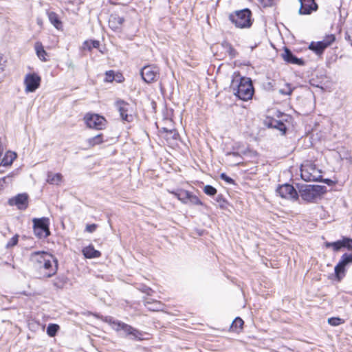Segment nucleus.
Instances as JSON below:
<instances>
[{"mask_svg": "<svg viewBox=\"0 0 352 352\" xmlns=\"http://www.w3.org/2000/svg\"><path fill=\"white\" fill-rule=\"evenodd\" d=\"M230 88L234 94L240 100L247 101L250 100L254 94V87L252 80L248 77H234L231 82Z\"/></svg>", "mask_w": 352, "mask_h": 352, "instance_id": "1", "label": "nucleus"}, {"mask_svg": "<svg viewBox=\"0 0 352 352\" xmlns=\"http://www.w3.org/2000/svg\"><path fill=\"white\" fill-rule=\"evenodd\" d=\"M327 192V188L320 185H305L299 188L301 198L307 202H314L315 200Z\"/></svg>", "mask_w": 352, "mask_h": 352, "instance_id": "2", "label": "nucleus"}, {"mask_svg": "<svg viewBox=\"0 0 352 352\" xmlns=\"http://www.w3.org/2000/svg\"><path fill=\"white\" fill-rule=\"evenodd\" d=\"M252 12L250 9L245 8L237 10L229 15V19L238 28H247L252 25Z\"/></svg>", "mask_w": 352, "mask_h": 352, "instance_id": "3", "label": "nucleus"}, {"mask_svg": "<svg viewBox=\"0 0 352 352\" xmlns=\"http://www.w3.org/2000/svg\"><path fill=\"white\" fill-rule=\"evenodd\" d=\"M32 222L34 234L36 237L45 239L50 235L49 218H34Z\"/></svg>", "mask_w": 352, "mask_h": 352, "instance_id": "4", "label": "nucleus"}, {"mask_svg": "<svg viewBox=\"0 0 352 352\" xmlns=\"http://www.w3.org/2000/svg\"><path fill=\"white\" fill-rule=\"evenodd\" d=\"M352 265V253L343 254L334 267L336 280L340 281L346 274V267Z\"/></svg>", "mask_w": 352, "mask_h": 352, "instance_id": "5", "label": "nucleus"}, {"mask_svg": "<svg viewBox=\"0 0 352 352\" xmlns=\"http://www.w3.org/2000/svg\"><path fill=\"white\" fill-rule=\"evenodd\" d=\"M300 175L306 182H320L322 179L320 170L313 164L302 166L300 168Z\"/></svg>", "mask_w": 352, "mask_h": 352, "instance_id": "6", "label": "nucleus"}, {"mask_svg": "<svg viewBox=\"0 0 352 352\" xmlns=\"http://www.w3.org/2000/svg\"><path fill=\"white\" fill-rule=\"evenodd\" d=\"M115 107L118 111L122 120L127 122L133 120V108L131 104L120 99L115 102Z\"/></svg>", "mask_w": 352, "mask_h": 352, "instance_id": "7", "label": "nucleus"}, {"mask_svg": "<svg viewBox=\"0 0 352 352\" xmlns=\"http://www.w3.org/2000/svg\"><path fill=\"white\" fill-rule=\"evenodd\" d=\"M160 68L155 65H147L140 70V76L146 83L155 82L160 78Z\"/></svg>", "mask_w": 352, "mask_h": 352, "instance_id": "8", "label": "nucleus"}, {"mask_svg": "<svg viewBox=\"0 0 352 352\" xmlns=\"http://www.w3.org/2000/svg\"><path fill=\"white\" fill-rule=\"evenodd\" d=\"M335 40L336 36L334 34H328L322 41L318 42L312 41L309 45V49L317 55H321L323 54L325 49L329 47Z\"/></svg>", "mask_w": 352, "mask_h": 352, "instance_id": "9", "label": "nucleus"}, {"mask_svg": "<svg viewBox=\"0 0 352 352\" xmlns=\"http://www.w3.org/2000/svg\"><path fill=\"white\" fill-rule=\"evenodd\" d=\"M85 121L89 128L96 130H102L106 126V120L103 116L96 113H87L85 116Z\"/></svg>", "mask_w": 352, "mask_h": 352, "instance_id": "10", "label": "nucleus"}, {"mask_svg": "<svg viewBox=\"0 0 352 352\" xmlns=\"http://www.w3.org/2000/svg\"><path fill=\"white\" fill-rule=\"evenodd\" d=\"M118 324L119 325L118 327V331H122L125 337L134 340H142L144 339V333L140 330L123 322L118 323Z\"/></svg>", "mask_w": 352, "mask_h": 352, "instance_id": "11", "label": "nucleus"}, {"mask_svg": "<svg viewBox=\"0 0 352 352\" xmlns=\"http://www.w3.org/2000/svg\"><path fill=\"white\" fill-rule=\"evenodd\" d=\"M276 192L280 197L295 201L298 199V193L295 188L289 184H284L280 185L277 189Z\"/></svg>", "mask_w": 352, "mask_h": 352, "instance_id": "12", "label": "nucleus"}, {"mask_svg": "<svg viewBox=\"0 0 352 352\" xmlns=\"http://www.w3.org/2000/svg\"><path fill=\"white\" fill-rule=\"evenodd\" d=\"M47 258L43 259V263L41 264L40 268H43L48 272L45 274V277L50 278L55 275L58 271V263L57 258L52 254L46 256Z\"/></svg>", "mask_w": 352, "mask_h": 352, "instance_id": "13", "label": "nucleus"}, {"mask_svg": "<svg viewBox=\"0 0 352 352\" xmlns=\"http://www.w3.org/2000/svg\"><path fill=\"white\" fill-rule=\"evenodd\" d=\"M29 196L27 193H19L8 199L10 206H16L20 210H25L28 208Z\"/></svg>", "mask_w": 352, "mask_h": 352, "instance_id": "14", "label": "nucleus"}, {"mask_svg": "<svg viewBox=\"0 0 352 352\" xmlns=\"http://www.w3.org/2000/svg\"><path fill=\"white\" fill-rule=\"evenodd\" d=\"M324 246L327 248H332L333 251L338 252L342 249L352 250V239L343 236L342 239L333 242H325Z\"/></svg>", "mask_w": 352, "mask_h": 352, "instance_id": "15", "label": "nucleus"}, {"mask_svg": "<svg viewBox=\"0 0 352 352\" xmlns=\"http://www.w3.org/2000/svg\"><path fill=\"white\" fill-rule=\"evenodd\" d=\"M300 7L298 13L300 15H309L318 10V6L315 0H298Z\"/></svg>", "mask_w": 352, "mask_h": 352, "instance_id": "16", "label": "nucleus"}, {"mask_svg": "<svg viewBox=\"0 0 352 352\" xmlns=\"http://www.w3.org/2000/svg\"><path fill=\"white\" fill-rule=\"evenodd\" d=\"M41 78L36 74H29L25 76L24 82L27 92H34L40 85Z\"/></svg>", "mask_w": 352, "mask_h": 352, "instance_id": "17", "label": "nucleus"}, {"mask_svg": "<svg viewBox=\"0 0 352 352\" xmlns=\"http://www.w3.org/2000/svg\"><path fill=\"white\" fill-rule=\"evenodd\" d=\"M124 19L116 13H113L109 19V27L115 32H119L122 30Z\"/></svg>", "mask_w": 352, "mask_h": 352, "instance_id": "18", "label": "nucleus"}, {"mask_svg": "<svg viewBox=\"0 0 352 352\" xmlns=\"http://www.w3.org/2000/svg\"><path fill=\"white\" fill-rule=\"evenodd\" d=\"M282 56L284 60L288 63L297 65H303L305 64V61L302 58H299L296 56L287 47L284 48V52L283 53Z\"/></svg>", "mask_w": 352, "mask_h": 352, "instance_id": "19", "label": "nucleus"}, {"mask_svg": "<svg viewBox=\"0 0 352 352\" xmlns=\"http://www.w3.org/2000/svg\"><path fill=\"white\" fill-rule=\"evenodd\" d=\"M145 307L151 311H163L164 305L159 300H153L151 298H146L144 300Z\"/></svg>", "mask_w": 352, "mask_h": 352, "instance_id": "20", "label": "nucleus"}, {"mask_svg": "<svg viewBox=\"0 0 352 352\" xmlns=\"http://www.w3.org/2000/svg\"><path fill=\"white\" fill-rule=\"evenodd\" d=\"M51 254L45 251H36L31 254V259L38 263L39 267L43 263V260L47 258L46 256H50Z\"/></svg>", "mask_w": 352, "mask_h": 352, "instance_id": "21", "label": "nucleus"}, {"mask_svg": "<svg viewBox=\"0 0 352 352\" xmlns=\"http://www.w3.org/2000/svg\"><path fill=\"white\" fill-rule=\"evenodd\" d=\"M47 14L50 22L54 25V27L57 30L61 29L63 24L58 15L56 12L52 11H47Z\"/></svg>", "mask_w": 352, "mask_h": 352, "instance_id": "22", "label": "nucleus"}, {"mask_svg": "<svg viewBox=\"0 0 352 352\" xmlns=\"http://www.w3.org/2000/svg\"><path fill=\"white\" fill-rule=\"evenodd\" d=\"M82 253L83 255L88 258H98L101 255V253L98 250H95L94 246L91 245L84 248Z\"/></svg>", "mask_w": 352, "mask_h": 352, "instance_id": "23", "label": "nucleus"}, {"mask_svg": "<svg viewBox=\"0 0 352 352\" xmlns=\"http://www.w3.org/2000/svg\"><path fill=\"white\" fill-rule=\"evenodd\" d=\"M16 153L13 151H8L3 157L0 166H10L14 160L16 158Z\"/></svg>", "mask_w": 352, "mask_h": 352, "instance_id": "24", "label": "nucleus"}, {"mask_svg": "<svg viewBox=\"0 0 352 352\" xmlns=\"http://www.w3.org/2000/svg\"><path fill=\"white\" fill-rule=\"evenodd\" d=\"M68 281L69 279L65 275L60 274L53 280V285L55 288L61 289L64 288V287L67 284Z\"/></svg>", "mask_w": 352, "mask_h": 352, "instance_id": "25", "label": "nucleus"}, {"mask_svg": "<svg viewBox=\"0 0 352 352\" xmlns=\"http://www.w3.org/2000/svg\"><path fill=\"white\" fill-rule=\"evenodd\" d=\"M34 48L36 51V54L38 58L43 62H46L47 60V53L44 50V47L41 42H36L34 45Z\"/></svg>", "mask_w": 352, "mask_h": 352, "instance_id": "26", "label": "nucleus"}, {"mask_svg": "<svg viewBox=\"0 0 352 352\" xmlns=\"http://www.w3.org/2000/svg\"><path fill=\"white\" fill-rule=\"evenodd\" d=\"M166 133V138L170 144H174L178 140L179 135L175 129H167L166 128L162 129Z\"/></svg>", "mask_w": 352, "mask_h": 352, "instance_id": "27", "label": "nucleus"}, {"mask_svg": "<svg viewBox=\"0 0 352 352\" xmlns=\"http://www.w3.org/2000/svg\"><path fill=\"white\" fill-rule=\"evenodd\" d=\"M171 193L173 194L182 203L188 204V197L189 196L190 191L179 189L177 191H172Z\"/></svg>", "mask_w": 352, "mask_h": 352, "instance_id": "28", "label": "nucleus"}, {"mask_svg": "<svg viewBox=\"0 0 352 352\" xmlns=\"http://www.w3.org/2000/svg\"><path fill=\"white\" fill-rule=\"evenodd\" d=\"M268 126L279 130L283 133V134H285L287 131L285 124L282 121L276 119H272L270 120Z\"/></svg>", "mask_w": 352, "mask_h": 352, "instance_id": "29", "label": "nucleus"}, {"mask_svg": "<svg viewBox=\"0 0 352 352\" xmlns=\"http://www.w3.org/2000/svg\"><path fill=\"white\" fill-rule=\"evenodd\" d=\"M221 47L227 52L230 58H234L237 56V52L232 45L226 41L221 43Z\"/></svg>", "mask_w": 352, "mask_h": 352, "instance_id": "30", "label": "nucleus"}, {"mask_svg": "<svg viewBox=\"0 0 352 352\" xmlns=\"http://www.w3.org/2000/svg\"><path fill=\"white\" fill-rule=\"evenodd\" d=\"M62 178L60 173L48 174L47 181L50 184H58L62 181Z\"/></svg>", "mask_w": 352, "mask_h": 352, "instance_id": "31", "label": "nucleus"}, {"mask_svg": "<svg viewBox=\"0 0 352 352\" xmlns=\"http://www.w3.org/2000/svg\"><path fill=\"white\" fill-rule=\"evenodd\" d=\"M102 320L110 324L115 331L118 332V327L119 325L118 324V323H121L122 321L116 320L111 316H105L102 318Z\"/></svg>", "mask_w": 352, "mask_h": 352, "instance_id": "32", "label": "nucleus"}, {"mask_svg": "<svg viewBox=\"0 0 352 352\" xmlns=\"http://www.w3.org/2000/svg\"><path fill=\"white\" fill-rule=\"evenodd\" d=\"M59 329L60 327L58 324L51 323L47 327V334L50 337H54L57 334Z\"/></svg>", "mask_w": 352, "mask_h": 352, "instance_id": "33", "label": "nucleus"}, {"mask_svg": "<svg viewBox=\"0 0 352 352\" xmlns=\"http://www.w3.org/2000/svg\"><path fill=\"white\" fill-rule=\"evenodd\" d=\"M188 204L197 206H204V203L199 199V198L190 192L189 193V196L188 197Z\"/></svg>", "mask_w": 352, "mask_h": 352, "instance_id": "34", "label": "nucleus"}, {"mask_svg": "<svg viewBox=\"0 0 352 352\" xmlns=\"http://www.w3.org/2000/svg\"><path fill=\"white\" fill-rule=\"evenodd\" d=\"M103 142V135L99 133L93 138L88 140V143L90 146H95L101 144Z\"/></svg>", "mask_w": 352, "mask_h": 352, "instance_id": "35", "label": "nucleus"}, {"mask_svg": "<svg viewBox=\"0 0 352 352\" xmlns=\"http://www.w3.org/2000/svg\"><path fill=\"white\" fill-rule=\"evenodd\" d=\"M84 48L91 51L93 48H98L100 42L97 40L85 41L83 43Z\"/></svg>", "mask_w": 352, "mask_h": 352, "instance_id": "36", "label": "nucleus"}, {"mask_svg": "<svg viewBox=\"0 0 352 352\" xmlns=\"http://www.w3.org/2000/svg\"><path fill=\"white\" fill-rule=\"evenodd\" d=\"M244 324L243 320L240 317H236L232 322L231 328L234 331H237L239 329H242Z\"/></svg>", "mask_w": 352, "mask_h": 352, "instance_id": "37", "label": "nucleus"}, {"mask_svg": "<svg viewBox=\"0 0 352 352\" xmlns=\"http://www.w3.org/2000/svg\"><path fill=\"white\" fill-rule=\"evenodd\" d=\"M344 322V320L339 317H332L328 319V323L333 327L338 326Z\"/></svg>", "mask_w": 352, "mask_h": 352, "instance_id": "38", "label": "nucleus"}, {"mask_svg": "<svg viewBox=\"0 0 352 352\" xmlns=\"http://www.w3.org/2000/svg\"><path fill=\"white\" fill-rule=\"evenodd\" d=\"M226 156L228 157H233L236 159L234 165L239 164L242 162V157L238 152H228L226 153Z\"/></svg>", "mask_w": 352, "mask_h": 352, "instance_id": "39", "label": "nucleus"}, {"mask_svg": "<svg viewBox=\"0 0 352 352\" xmlns=\"http://www.w3.org/2000/svg\"><path fill=\"white\" fill-rule=\"evenodd\" d=\"M204 192L208 196H214L217 194V189L211 185H206L204 188Z\"/></svg>", "mask_w": 352, "mask_h": 352, "instance_id": "40", "label": "nucleus"}, {"mask_svg": "<svg viewBox=\"0 0 352 352\" xmlns=\"http://www.w3.org/2000/svg\"><path fill=\"white\" fill-rule=\"evenodd\" d=\"M215 201L219 204L221 208H224L227 204L226 199L222 194H219L215 197Z\"/></svg>", "mask_w": 352, "mask_h": 352, "instance_id": "41", "label": "nucleus"}, {"mask_svg": "<svg viewBox=\"0 0 352 352\" xmlns=\"http://www.w3.org/2000/svg\"><path fill=\"white\" fill-rule=\"evenodd\" d=\"M293 91V89L291 87L290 84L287 83L285 88L279 89V93L284 96L291 95Z\"/></svg>", "mask_w": 352, "mask_h": 352, "instance_id": "42", "label": "nucleus"}, {"mask_svg": "<svg viewBox=\"0 0 352 352\" xmlns=\"http://www.w3.org/2000/svg\"><path fill=\"white\" fill-rule=\"evenodd\" d=\"M18 241H19V235L15 234L8 241L6 247L7 248H12L13 246L16 245L18 243Z\"/></svg>", "mask_w": 352, "mask_h": 352, "instance_id": "43", "label": "nucleus"}, {"mask_svg": "<svg viewBox=\"0 0 352 352\" xmlns=\"http://www.w3.org/2000/svg\"><path fill=\"white\" fill-rule=\"evenodd\" d=\"M345 40L352 45V26L347 28L344 34Z\"/></svg>", "mask_w": 352, "mask_h": 352, "instance_id": "44", "label": "nucleus"}, {"mask_svg": "<svg viewBox=\"0 0 352 352\" xmlns=\"http://www.w3.org/2000/svg\"><path fill=\"white\" fill-rule=\"evenodd\" d=\"M220 178L229 184H235L234 180L232 178H231L230 177L228 176L225 173H221Z\"/></svg>", "mask_w": 352, "mask_h": 352, "instance_id": "45", "label": "nucleus"}, {"mask_svg": "<svg viewBox=\"0 0 352 352\" xmlns=\"http://www.w3.org/2000/svg\"><path fill=\"white\" fill-rule=\"evenodd\" d=\"M106 78L105 81L107 82H112L114 80V72L112 70H109L106 72L105 73Z\"/></svg>", "mask_w": 352, "mask_h": 352, "instance_id": "46", "label": "nucleus"}, {"mask_svg": "<svg viewBox=\"0 0 352 352\" xmlns=\"http://www.w3.org/2000/svg\"><path fill=\"white\" fill-rule=\"evenodd\" d=\"M19 174V169H16L11 173H10L8 175L6 176V179H8V181H11L12 182L13 179L18 175Z\"/></svg>", "mask_w": 352, "mask_h": 352, "instance_id": "47", "label": "nucleus"}, {"mask_svg": "<svg viewBox=\"0 0 352 352\" xmlns=\"http://www.w3.org/2000/svg\"><path fill=\"white\" fill-rule=\"evenodd\" d=\"M274 3V0H260V3L263 8L271 7Z\"/></svg>", "mask_w": 352, "mask_h": 352, "instance_id": "48", "label": "nucleus"}, {"mask_svg": "<svg viewBox=\"0 0 352 352\" xmlns=\"http://www.w3.org/2000/svg\"><path fill=\"white\" fill-rule=\"evenodd\" d=\"M11 181L6 179V176L0 179V188H3L8 184H11Z\"/></svg>", "mask_w": 352, "mask_h": 352, "instance_id": "49", "label": "nucleus"}, {"mask_svg": "<svg viewBox=\"0 0 352 352\" xmlns=\"http://www.w3.org/2000/svg\"><path fill=\"white\" fill-rule=\"evenodd\" d=\"M6 60L2 55H0V73L4 71L6 67Z\"/></svg>", "mask_w": 352, "mask_h": 352, "instance_id": "50", "label": "nucleus"}, {"mask_svg": "<svg viewBox=\"0 0 352 352\" xmlns=\"http://www.w3.org/2000/svg\"><path fill=\"white\" fill-rule=\"evenodd\" d=\"M96 228H97L96 224H94V223L88 224L86 226V231H87L89 232H94L96 230Z\"/></svg>", "mask_w": 352, "mask_h": 352, "instance_id": "51", "label": "nucleus"}, {"mask_svg": "<svg viewBox=\"0 0 352 352\" xmlns=\"http://www.w3.org/2000/svg\"><path fill=\"white\" fill-rule=\"evenodd\" d=\"M139 289L140 291H142L143 293H145V294H149L150 292L152 291V289L149 287H147L146 285L141 286V287Z\"/></svg>", "mask_w": 352, "mask_h": 352, "instance_id": "52", "label": "nucleus"}, {"mask_svg": "<svg viewBox=\"0 0 352 352\" xmlns=\"http://www.w3.org/2000/svg\"><path fill=\"white\" fill-rule=\"evenodd\" d=\"M320 182H323L324 183H325L326 184H327L329 186H332L333 184H335V182L333 180H331V179H328V178L324 179H322Z\"/></svg>", "mask_w": 352, "mask_h": 352, "instance_id": "53", "label": "nucleus"}, {"mask_svg": "<svg viewBox=\"0 0 352 352\" xmlns=\"http://www.w3.org/2000/svg\"><path fill=\"white\" fill-rule=\"evenodd\" d=\"M256 47V45L252 46V47H251L252 50H253V49H254V47Z\"/></svg>", "mask_w": 352, "mask_h": 352, "instance_id": "54", "label": "nucleus"}]
</instances>
